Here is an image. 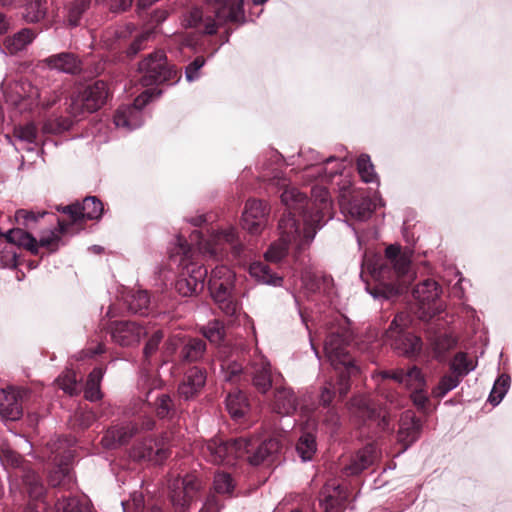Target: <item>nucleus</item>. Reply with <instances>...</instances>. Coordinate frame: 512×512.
<instances>
[{"label": "nucleus", "mask_w": 512, "mask_h": 512, "mask_svg": "<svg viewBox=\"0 0 512 512\" xmlns=\"http://www.w3.org/2000/svg\"><path fill=\"white\" fill-rule=\"evenodd\" d=\"M47 9L48 0H31L25 6L23 17L30 23L39 22L45 17Z\"/></svg>", "instance_id": "43"}, {"label": "nucleus", "mask_w": 512, "mask_h": 512, "mask_svg": "<svg viewBox=\"0 0 512 512\" xmlns=\"http://www.w3.org/2000/svg\"><path fill=\"white\" fill-rule=\"evenodd\" d=\"M477 365V361L465 352H458L449 363V370L463 379Z\"/></svg>", "instance_id": "40"}, {"label": "nucleus", "mask_w": 512, "mask_h": 512, "mask_svg": "<svg viewBox=\"0 0 512 512\" xmlns=\"http://www.w3.org/2000/svg\"><path fill=\"white\" fill-rule=\"evenodd\" d=\"M296 452L303 461L311 460L316 452V440L310 433L303 434L296 443Z\"/></svg>", "instance_id": "47"}, {"label": "nucleus", "mask_w": 512, "mask_h": 512, "mask_svg": "<svg viewBox=\"0 0 512 512\" xmlns=\"http://www.w3.org/2000/svg\"><path fill=\"white\" fill-rule=\"evenodd\" d=\"M203 334L211 343H221L225 336V329L221 323L215 321L204 329Z\"/></svg>", "instance_id": "59"}, {"label": "nucleus", "mask_w": 512, "mask_h": 512, "mask_svg": "<svg viewBox=\"0 0 512 512\" xmlns=\"http://www.w3.org/2000/svg\"><path fill=\"white\" fill-rule=\"evenodd\" d=\"M35 34L31 29L24 28L11 37H7L4 41L5 54L15 55L24 50L34 39Z\"/></svg>", "instance_id": "35"}, {"label": "nucleus", "mask_w": 512, "mask_h": 512, "mask_svg": "<svg viewBox=\"0 0 512 512\" xmlns=\"http://www.w3.org/2000/svg\"><path fill=\"white\" fill-rule=\"evenodd\" d=\"M139 72L142 74L140 82L143 86L161 84L177 77V71L167 63V57L162 50L151 53L140 62Z\"/></svg>", "instance_id": "11"}, {"label": "nucleus", "mask_w": 512, "mask_h": 512, "mask_svg": "<svg viewBox=\"0 0 512 512\" xmlns=\"http://www.w3.org/2000/svg\"><path fill=\"white\" fill-rule=\"evenodd\" d=\"M14 136L17 141L23 144L22 148L33 151L37 139V128L33 123H27L14 129Z\"/></svg>", "instance_id": "41"}, {"label": "nucleus", "mask_w": 512, "mask_h": 512, "mask_svg": "<svg viewBox=\"0 0 512 512\" xmlns=\"http://www.w3.org/2000/svg\"><path fill=\"white\" fill-rule=\"evenodd\" d=\"M351 411L363 422H373L381 431H390L391 419L388 412L376 405L365 395L354 396L350 400Z\"/></svg>", "instance_id": "15"}, {"label": "nucleus", "mask_w": 512, "mask_h": 512, "mask_svg": "<svg viewBox=\"0 0 512 512\" xmlns=\"http://www.w3.org/2000/svg\"><path fill=\"white\" fill-rule=\"evenodd\" d=\"M153 405L157 416L162 419H171L176 416L180 410L171 396L165 393L158 394Z\"/></svg>", "instance_id": "39"}, {"label": "nucleus", "mask_w": 512, "mask_h": 512, "mask_svg": "<svg viewBox=\"0 0 512 512\" xmlns=\"http://www.w3.org/2000/svg\"><path fill=\"white\" fill-rule=\"evenodd\" d=\"M205 34H215L217 29L228 23L245 22L243 0H206Z\"/></svg>", "instance_id": "6"}, {"label": "nucleus", "mask_w": 512, "mask_h": 512, "mask_svg": "<svg viewBox=\"0 0 512 512\" xmlns=\"http://www.w3.org/2000/svg\"><path fill=\"white\" fill-rule=\"evenodd\" d=\"M314 227L289 226V230L281 231L278 241L272 243L266 251L265 259L277 263L287 255L290 245L295 244L299 249L308 245L316 234Z\"/></svg>", "instance_id": "10"}, {"label": "nucleus", "mask_w": 512, "mask_h": 512, "mask_svg": "<svg viewBox=\"0 0 512 512\" xmlns=\"http://www.w3.org/2000/svg\"><path fill=\"white\" fill-rule=\"evenodd\" d=\"M285 188L280 195L281 202L289 210V221L292 224H300L303 216V224H326L333 219V205L326 187L314 186L311 190L313 199V211L307 214V196L294 186L284 185Z\"/></svg>", "instance_id": "2"}, {"label": "nucleus", "mask_w": 512, "mask_h": 512, "mask_svg": "<svg viewBox=\"0 0 512 512\" xmlns=\"http://www.w3.org/2000/svg\"><path fill=\"white\" fill-rule=\"evenodd\" d=\"M410 398L413 404L421 411H425L429 404L426 388L411 390Z\"/></svg>", "instance_id": "63"}, {"label": "nucleus", "mask_w": 512, "mask_h": 512, "mask_svg": "<svg viewBox=\"0 0 512 512\" xmlns=\"http://www.w3.org/2000/svg\"><path fill=\"white\" fill-rule=\"evenodd\" d=\"M48 483L52 487L70 489L73 484L72 476L68 465H58L48 475Z\"/></svg>", "instance_id": "42"}, {"label": "nucleus", "mask_w": 512, "mask_h": 512, "mask_svg": "<svg viewBox=\"0 0 512 512\" xmlns=\"http://www.w3.org/2000/svg\"><path fill=\"white\" fill-rule=\"evenodd\" d=\"M441 292L440 285L434 279L427 278L413 288L412 295L419 302L422 309H425V306H427V312L434 313L439 308L436 306V300Z\"/></svg>", "instance_id": "24"}, {"label": "nucleus", "mask_w": 512, "mask_h": 512, "mask_svg": "<svg viewBox=\"0 0 512 512\" xmlns=\"http://www.w3.org/2000/svg\"><path fill=\"white\" fill-rule=\"evenodd\" d=\"M207 273V269L203 265L187 263L176 280V291L184 297L197 295L204 288Z\"/></svg>", "instance_id": "17"}, {"label": "nucleus", "mask_w": 512, "mask_h": 512, "mask_svg": "<svg viewBox=\"0 0 512 512\" xmlns=\"http://www.w3.org/2000/svg\"><path fill=\"white\" fill-rule=\"evenodd\" d=\"M281 443L278 439L269 438L259 441L258 438L239 437L223 440L212 438L201 447L203 457L213 464H231L237 458H244L253 465L273 461L280 451Z\"/></svg>", "instance_id": "1"}, {"label": "nucleus", "mask_w": 512, "mask_h": 512, "mask_svg": "<svg viewBox=\"0 0 512 512\" xmlns=\"http://www.w3.org/2000/svg\"><path fill=\"white\" fill-rule=\"evenodd\" d=\"M226 407L231 417L239 420L249 410L248 399L242 391L230 392L226 398Z\"/></svg>", "instance_id": "37"}, {"label": "nucleus", "mask_w": 512, "mask_h": 512, "mask_svg": "<svg viewBox=\"0 0 512 512\" xmlns=\"http://www.w3.org/2000/svg\"><path fill=\"white\" fill-rule=\"evenodd\" d=\"M404 385L408 390L426 388V380L420 368L413 366L405 372Z\"/></svg>", "instance_id": "51"}, {"label": "nucleus", "mask_w": 512, "mask_h": 512, "mask_svg": "<svg viewBox=\"0 0 512 512\" xmlns=\"http://www.w3.org/2000/svg\"><path fill=\"white\" fill-rule=\"evenodd\" d=\"M421 431L422 422L420 418L416 417L414 412L407 410L401 414L397 431V441L402 446V452L407 450L419 439Z\"/></svg>", "instance_id": "20"}, {"label": "nucleus", "mask_w": 512, "mask_h": 512, "mask_svg": "<svg viewBox=\"0 0 512 512\" xmlns=\"http://www.w3.org/2000/svg\"><path fill=\"white\" fill-rule=\"evenodd\" d=\"M510 387V377L508 375H501L499 376L490 391V394L488 396V402L491 403L493 406H497L506 393L508 392V389Z\"/></svg>", "instance_id": "48"}, {"label": "nucleus", "mask_w": 512, "mask_h": 512, "mask_svg": "<svg viewBox=\"0 0 512 512\" xmlns=\"http://www.w3.org/2000/svg\"><path fill=\"white\" fill-rule=\"evenodd\" d=\"M301 154L305 155L311 161L308 166L316 170V172L313 174L307 173V177H315L317 175V177L321 178L323 181H329L334 176L341 174L342 170L344 169L343 163L339 162L336 165L337 167L328 174L326 173V168L319 166V164L328 165L336 161L335 157L330 156L326 159H322L319 154L312 149H309L306 152H301Z\"/></svg>", "instance_id": "30"}, {"label": "nucleus", "mask_w": 512, "mask_h": 512, "mask_svg": "<svg viewBox=\"0 0 512 512\" xmlns=\"http://www.w3.org/2000/svg\"><path fill=\"white\" fill-rule=\"evenodd\" d=\"M69 226H56L48 235H42L37 240L31 233L20 227L10 229L5 235L6 240L19 248L29 251L33 255H39V248H46L49 252L58 250L61 237L68 231Z\"/></svg>", "instance_id": "8"}, {"label": "nucleus", "mask_w": 512, "mask_h": 512, "mask_svg": "<svg viewBox=\"0 0 512 512\" xmlns=\"http://www.w3.org/2000/svg\"><path fill=\"white\" fill-rule=\"evenodd\" d=\"M245 378H249L253 387L261 394L267 393L272 387H276L284 379L278 372L272 370L268 360L259 356L254 358L245 367Z\"/></svg>", "instance_id": "14"}, {"label": "nucleus", "mask_w": 512, "mask_h": 512, "mask_svg": "<svg viewBox=\"0 0 512 512\" xmlns=\"http://www.w3.org/2000/svg\"><path fill=\"white\" fill-rule=\"evenodd\" d=\"M351 340L349 330L342 328L331 331L324 342V351L331 365L339 372V394L349 392L350 377L357 373L354 360L349 353L348 346Z\"/></svg>", "instance_id": "5"}, {"label": "nucleus", "mask_w": 512, "mask_h": 512, "mask_svg": "<svg viewBox=\"0 0 512 512\" xmlns=\"http://www.w3.org/2000/svg\"><path fill=\"white\" fill-rule=\"evenodd\" d=\"M58 386L66 393L73 395L77 391L76 374L73 371H65L56 379Z\"/></svg>", "instance_id": "54"}, {"label": "nucleus", "mask_w": 512, "mask_h": 512, "mask_svg": "<svg viewBox=\"0 0 512 512\" xmlns=\"http://www.w3.org/2000/svg\"><path fill=\"white\" fill-rule=\"evenodd\" d=\"M380 395L394 408H401L404 406L406 398L403 394L398 391L386 387L385 385L380 387Z\"/></svg>", "instance_id": "55"}, {"label": "nucleus", "mask_w": 512, "mask_h": 512, "mask_svg": "<svg viewBox=\"0 0 512 512\" xmlns=\"http://www.w3.org/2000/svg\"><path fill=\"white\" fill-rule=\"evenodd\" d=\"M338 186V198H339V205L340 207L342 204H345L346 202L350 201L354 198L353 196V188H352V180L351 178L346 175L344 176L339 183H337Z\"/></svg>", "instance_id": "57"}, {"label": "nucleus", "mask_w": 512, "mask_h": 512, "mask_svg": "<svg viewBox=\"0 0 512 512\" xmlns=\"http://www.w3.org/2000/svg\"><path fill=\"white\" fill-rule=\"evenodd\" d=\"M176 241V254L181 255V261L192 260L196 252L217 255L222 242L231 246L235 256H240L244 249L236 226H228L221 233L209 235L204 234L202 230H193L188 239L180 234Z\"/></svg>", "instance_id": "3"}, {"label": "nucleus", "mask_w": 512, "mask_h": 512, "mask_svg": "<svg viewBox=\"0 0 512 512\" xmlns=\"http://www.w3.org/2000/svg\"><path fill=\"white\" fill-rule=\"evenodd\" d=\"M409 322L407 313H398L385 331V338L390 341L394 350L410 357L420 352L422 342L419 337L406 331Z\"/></svg>", "instance_id": "9"}, {"label": "nucleus", "mask_w": 512, "mask_h": 512, "mask_svg": "<svg viewBox=\"0 0 512 512\" xmlns=\"http://www.w3.org/2000/svg\"><path fill=\"white\" fill-rule=\"evenodd\" d=\"M348 392L340 396L339 394V378L336 383L327 382L321 389L319 395V405L323 409H326L324 415V421L331 426H336L339 421V415L337 410V404L341 402Z\"/></svg>", "instance_id": "19"}, {"label": "nucleus", "mask_w": 512, "mask_h": 512, "mask_svg": "<svg viewBox=\"0 0 512 512\" xmlns=\"http://www.w3.org/2000/svg\"><path fill=\"white\" fill-rule=\"evenodd\" d=\"M344 214H349L353 219L359 221H367L371 215L369 203L364 199H356L355 197L350 201L342 204L340 207Z\"/></svg>", "instance_id": "38"}, {"label": "nucleus", "mask_w": 512, "mask_h": 512, "mask_svg": "<svg viewBox=\"0 0 512 512\" xmlns=\"http://www.w3.org/2000/svg\"><path fill=\"white\" fill-rule=\"evenodd\" d=\"M153 96L152 90H145L131 105L121 106L114 115V123L119 128L132 131L143 124L142 109L149 103Z\"/></svg>", "instance_id": "16"}, {"label": "nucleus", "mask_w": 512, "mask_h": 512, "mask_svg": "<svg viewBox=\"0 0 512 512\" xmlns=\"http://www.w3.org/2000/svg\"><path fill=\"white\" fill-rule=\"evenodd\" d=\"M140 432L137 423H128L121 426H114L107 430L103 440L107 446L116 447L126 445L129 441Z\"/></svg>", "instance_id": "33"}, {"label": "nucleus", "mask_w": 512, "mask_h": 512, "mask_svg": "<svg viewBox=\"0 0 512 512\" xmlns=\"http://www.w3.org/2000/svg\"><path fill=\"white\" fill-rule=\"evenodd\" d=\"M409 266V258L401 252V247L395 244L389 245L383 256L365 258L362 265L375 281L387 288H393L408 272Z\"/></svg>", "instance_id": "4"}, {"label": "nucleus", "mask_w": 512, "mask_h": 512, "mask_svg": "<svg viewBox=\"0 0 512 512\" xmlns=\"http://www.w3.org/2000/svg\"><path fill=\"white\" fill-rule=\"evenodd\" d=\"M57 210L67 214L72 221H94L100 220L104 213V206L96 196H87L82 203L75 202L67 206L57 207Z\"/></svg>", "instance_id": "18"}, {"label": "nucleus", "mask_w": 512, "mask_h": 512, "mask_svg": "<svg viewBox=\"0 0 512 512\" xmlns=\"http://www.w3.org/2000/svg\"><path fill=\"white\" fill-rule=\"evenodd\" d=\"M146 334L145 328L133 321H115L111 324V337L120 346H131L138 343Z\"/></svg>", "instance_id": "21"}, {"label": "nucleus", "mask_w": 512, "mask_h": 512, "mask_svg": "<svg viewBox=\"0 0 512 512\" xmlns=\"http://www.w3.org/2000/svg\"><path fill=\"white\" fill-rule=\"evenodd\" d=\"M92 0H67L65 3V22L70 27L80 25L85 12L90 8Z\"/></svg>", "instance_id": "36"}, {"label": "nucleus", "mask_w": 512, "mask_h": 512, "mask_svg": "<svg viewBox=\"0 0 512 512\" xmlns=\"http://www.w3.org/2000/svg\"><path fill=\"white\" fill-rule=\"evenodd\" d=\"M213 487L215 494L231 496L234 491L235 484L230 474L219 472L214 476Z\"/></svg>", "instance_id": "50"}, {"label": "nucleus", "mask_w": 512, "mask_h": 512, "mask_svg": "<svg viewBox=\"0 0 512 512\" xmlns=\"http://www.w3.org/2000/svg\"><path fill=\"white\" fill-rule=\"evenodd\" d=\"M205 59L203 56H198L191 62L185 69V77L188 82L197 80L200 76V69L204 66Z\"/></svg>", "instance_id": "62"}, {"label": "nucleus", "mask_w": 512, "mask_h": 512, "mask_svg": "<svg viewBox=\"0 0 512 512\" xmlns=\"http://www.w3.org/2000/svg\"><path fill=\"white\" fill-rule=\"evenodd\" d=\"M206 383V372L197 366L190 368L179 384L178 395L180 399L189 401L195 398Z\"/></svg>", "instance_id": "25"}, {"label": "nucleus", "mask_w": 512, "mask_h": 512, "mask_svg": "<svg viewBox=\"0 0 512 512\" xmlns=\"http://www.w3.org/2000/svg\"><path fill=\"white\" fill-rule=\"evenodd\" d=\"M22 391L15 388H0V416L5 420L16 421L23 414Z\"/></svg>", "instance_id": "23"}, {"label": "nucleus", "mask_w": 512, "mask_h": 512, "mask_svg": "<svg viewBox=\"0 0 512 512\" xmlns=\"http://www.w3.org/2000/svg\"><path fill=\"white\" fill-rule=\"evenodd\" d=\"M221 367L225 372V378L228 381H235L241 374L245 377V369L242 364L237 361L224 360Z\"/></svg>", "instance_id": "58"}, {"label": "nucleus", "mask_w": 512, "mask_h": 512, "mask_svg": "<svg viewBox=\"0 0 512 512\" xmlns=\"http://www.w3.org/2000/svg\"><path fill=\"white\" fill-rule=\"evenodd\" d=\"M45 216L55 217L54 214L48 213L46 211L18 209L14 213V221L17 224H27L30 222H39L40 220L44 219Z\"/></svg>", "instance_id": "52"}, {"label": "nucleus", "mask_w": 512, "mask_h": 512, "mask_svg": "<svg viewBox=\"0 0 512 512\" xmlns=\"http://www.w3.org/2000/svg\"><path fill=\"white\" fill-rule=\"evenodd\" d=\"M43 62L51 69L67 74H76L81 70V61L70 52H62L51 55L43 60Z\"/></svg>", "instance_id": "32"}, {"label": "nucleus", "mask_w": 512, "mask_h": 512, "mask_svg": "<svg viewBox=\"0 0 512 512\" xmlns=\"http://www.w3.org/2000/svg\"><path fill=\"white\" fill-rule=\"evenodd\" d=\"M462 378L450 371L441 377L438 385L433 388L432 396L435 398H443L449 391L456 388L461 382Z\"/></svg>", "instance_id": "46"}, {"label": "nucleus", "mask_w": 512, "mask_h": 512, "mask_svg": "<svg viewBox=\"0 0 512 512\" xmlns=\"http://www.w3.org/2000/svg\"><path fill=\"white\" fill-rule=\"evenodd\" d=\"M321 494L323 499L320 501V506L323 512H343L348 500V492L345 487L336 480H330L322 488Z\"/></svg>", "instance_id": "22"}, {"label": "nucleus", "mask_w": 512, "mask_h": 512, "mask_svg": "<svg viewBox=\"0 0 512 512\" xmlns=\"http://www.w3.org/2000/svg\"><path fill=\"white\" fill-rule=\"evenodd\" d=\"M202 489V481L195 474H186L183 478L175 479L170 485V502L174 512L189 510Z\"/></svg>", "instance_id": "13"}, {"label": "nucleus", "mask_w": 512, "mask_h": 512, "mask_svg": "<svg viewBox=\"0 0 512 512\" xmlns=\"http://www.w3.org/2000/svg\"><path fill=\"white\" fill-rule=\"evenodd\" d=\"M230 278V272L225 267L217 268L212 272L208 286L211 296L217 305L232 296Z\"/></svg>", "instance_id": "27"}, {"label": "nucleus", "mask_w": 512, "mask_h": 512, "mask_svg": "<svg viewBox=\"0 0 512 512\" xmlns=\"http://www.w3.org/2000/svg\"><path fill=\"white\" fill-rule=\"evenodd\" d=\"M377 459L376 449L369 444L357 451L350 459V463L346 465L343 472L347 476H356L365 469L372 466Z\"/></svg>", "instance_id": "29"}, {"label": "nucleus", "mask_w": 512, "mask_h": 512, "mask_svg": "<svg viewBox=\"0 0 512 512\" xmlns=\"http://www.w3.org/2000/svg\"><path fill=\"white\" fill-rule=\"evenodd\" d=\"M206 341L198 337H185L180 341L179 360L182 363L199 361L206 352Z\"/></svg>", "instance_id": "31"}, {"label": "nucleus", "mask_w": 512, "mask_h": 512, "mask_svg": "<svg viewBox=\"0 0 512 512\" xmlns=\"http://www.w3.org/2000/svg\"><path fill=\"white\" fill-rule=\"evenodd\" d=\"M223 503L215 493H210L199 512H220Z\"/></svg>", "instance_id": "64"}, {"label": "nucleus", "mask_w": 512, "mask_h": 512, "mask_svg": "<svg viewBox=\"0 0 512 512\" xmlns=\"http://www.w3.org/2000/svg\"><path fill=\"white\" fill-rule=\"evenodd\" d=\"M126 302L131 312L144 314L148 310L150 297L147 291L137 290L127 297Z\"/></svg>", "instance_id": "45"}, {"label": "nucleus", "mask_w": 512, "mask_h": 512, "mask_svg": "<svg viewBox=\"0 0 512 512\" xmlns=\"http://www.w3.org/2000/svg\"><path fill=\"white\" fill-rule=\"evenodd\" d=\"M108 88L104 81H96L88 85L71 98L69 113L79 117L84 113L97 111L108 98Z\"/></svg>", "instance_id": "12"}, {"label": "nucleus", "mask_w": 512, "mask_h": 512, "mask_svg": "<svg viewBox=\"0 0 512 512\" xmlns=\"http://www.w3.org/2000/svg\"><path fill=\"white\" fill-rule=\"evenodd\" d=\"M163 338H164L163 332L161 330H157L150 336V338L146 342L144 350H143V357H144V361L147 364L152 363V359L156 355V353L159 349V345L162 342Z\"/></svg>", "instance_id": "53"}, {"label": "nucleus", "mask_w": 512, "mask_h": 512, "mask_svg": "<svg viewBox=\"0 0 512 512\" xmlns=\"http://www.w3.org/2000/svg\"><path fill=\"white\" fill-rule=\"evenodd\" d=\"M131 455L136 460L160 463L169 456V450L153 439H145L133 447Z\"/></svg>", "instance_id": "28"}, {"label": "nucleus", "mask_w": 512, "mask_h": 512, "mask_svg": "<svg viewBox=\"0 0 512 512\" xmlns=\"http://www.w3.org/2000/svg\"><path fill=\"white\" fill-rule=\"evenodd\" d=\"M456 345V340L448 334H440L433 341L434 351L437 356L444 355Z\"/></svg>", "instance_id": "56"}, {"label": "nucleus", "mask_w": 512, "mask_h": 512, "mask_svg": "<svg viewBox=\"0 0 512 512\" xmlns=\"http://www.w3.org/2000/svg\"><path fill=\"white\" fill-rule=\"evenodd\" d=\"M152 37V31L147 30L139 34L127 49V55L134 57L146 47V43Z\"/></svg>", "instance_id": "61"}, {"label": "nucleus", "mask_w": 512, "mask_h": 512, "mask_svg": "<svg viewBox=\"0 0 512 512\" xmlns=\"http://www.w3.org/2000/svg\"><path fill=\"white\" fill-rule=\"evenodd\" d=\"M0 462L6 470H17L16 476L22 478L31 499L40 500L44 496L45 488L40 476L28 467L23 457L7 442L0 443Z\"/></svg>", "instance_id": "7"}, {"label": "nucleus", "mask_w": 512, "mask_h": 512, "mask_svg": "<svg viewBox=\"0 0 512 512\" xmlns=\"http://www.w3.org/2000/svg\"><path fill=\"white\" fill-rule=\"evenodd\" d=\"M270 208L260 200H248L242 213V219L245 224H261L267 221Z\"/></svg>", "instance_id": "34"}, {"label": "nucleus", "mask_w": 512, "mask_h": 512, "mask_svg": "<svg viewBox=\"0 0 512 512\" xmlns=\"http://www.w3.org/2000/svg\"><path fill=\"white\" fill-rule=\"evenodd\" d=\"M358 173L365 183H379V178L375 172L374 165L371 162L370 156L361 154L357 159Z\"/></svg>", "instance_id": "44"}, {"label": "nucleus", "mask_w": 512, "mask_h": 512, "mask_svg": "<svg viewBox=\"0 0 512 512\" xmlns=\"http://www.w3.org/2000/svg\"><path fill=\"white\" fill-rule=\"evenodd\" d=\"M56 512H85L87 505L85 500L78 497H63L55 504Z\"/></svg>", "instance_id": "49"}, {"label": "nucleus", "mask_w": 512, "mask_h": 512, "mask_svg": "<svg viewBox=\"0 0 512 512\" xmlns=\"http://www.w3.org/2000/svg\"><path fill=\"white\" fill-rule=\"evenodd\" d=\"M299 401L294 391L280 382L273 392L272 410L279 415H292L296 412Z\"/></svg>", "instance_id": "26"}, {"label": "nucleus", "mask_w": 512, "mask_h": 512, "mask_svg": "<svg viewBox=\"0 0 512 512\" xmlns=\"http://www.w3.org/2000/svg\"><path fill=\"white\" fill-rule=\"evenodd\" d=\"M185 26L190 28L198 27L200 24H206V10L200 8L191 9L184 18Z\"/></svg>", "instance_id": "60"}]
</instances>
